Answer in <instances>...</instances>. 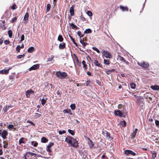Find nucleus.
<instances>
[{
  "label": "nucleus",
  "mask_w": 159,
  "mask_h": 159,
  "mask_svg": "<svg viewBox=\"0 0 159 159\" xmlns=\"http://www.w3.org/2000/svg\"><path fill=\"white\" fill-rule=\"evenodd\" d=\"M54 56L52 55L50 57L48 58L47 59V61H51L54 58Z\"/></svg>",
  "instance_id": "39"
},
{
  "label": "nucleus",
  "mask_w": 159,
  "mask_h": 159,
  "mask_svg": "<svg viewBox=\"0 0 159 159\" xmlns=\"http://www.w3.org/2000/svg\"><path fill=\"white\" fill-rule=\"evenodd\" d=\"M41 103L43 105H44L46 102V100L44 98L41 100Z\"/></svg>",
  "instance_id": "45"
},
{
  "label": "nucleus",
  "mask_w": 159,
  "mask_h": 159,
  "mask_svg": "<svg viewBox=\"0 0 159 159\" xmlns=\"http://www.w3.org/2000/svg\"><path fill=\"white\" fill-rule=\"evenodd\" d=\"M104 62L105 64L108 65L109 64V61L108 60L104 59Z\"/></svg>",
  "instance_id": "43"
},
{
  "label": "nucleus",
  "mask_w": 159,
  "mask_h": 159,
  "mask_svg": "<svg viewBox=\"0 0 159 159\" xmlns=\"http://www.w3.org/2000/svg\"><path fill=\"white\" fill-rule=\"evenodd\" d=\"M51 6L49 4H48L47 6V11H49L50 8Z\"/></svg>",
  "instance_id": "46"
},
{
  "label": "nucleus",
  "mask_w": 159,
  "mask_h": 159,
  "mask_svg": "<svg viewBox=\"0 0 159 159\" xmlns=\"http://www.w3.org/2000/svg\"><path fill=\"white\" fill-rule=\"evenodd\" d=\"M65 141L68 144H70L73 147H77L78 146L77 141L72 137L67 136L66 138Z\"/></svg>",
  "instance_id": "1"
},
{
  "label": "nucleus",
  "mask_w": 159,
  "mask_h": 159,
  "mask_svg": "<svg viewBox=\"0 0 159 159\" xmlns=\"http://www.w3.org/2000/svg\"><path fill=\"white\" fill-rule=\"evenodd\" d=\"M81 18L83 21H85L86 20L85 18L83 16H81Z\"/></svg>",
  "instance_id": "63"
},
{
  "label": "nucleus",
  "mask_w": 159,
  "mask_h": 159,
  "mask_svg": "<svg viewBox=\"0 0 159 159\" xmlns=\"http://www.w3.org/2000/svg\"><path fill=\"white\" fill-rule=\"evenodd\" d=\"M39 65L38 64H35V65H33V66H31V67H30L29 69V70L31 71V70H35L37 69L38 68H39Z\"/></svg>",
  "instance_id": "7"
},
{
  "label": "nucleus",
  "mask_w": 159,
  "mask_h": 159,
  "mask_svg": "<svg viewBox=\"0 0 159 159\" xmlns=\"http://www.w3.org/2000/svg\"><path fill=\"white\" fill-rule=\"evenodd\" d=\"M35 116L36 117H39L40 116H41V114H40L38 113H35Z\"/></svg>",
  "instance_id": "57"
},
{
  "label": "nucleus",
  "mask_w": 159,
  "mask_h": 159,
  "mask_svg": "<svg viewBox=\"0 0 159 159\" xmlns=\"http://www.w3.org/2000/svg\"><path fill=\"white\" fill-rule=\"evenodd\" d=\"M20 46H17L16 48V50L17 51V52H20Z\"/></svg>",
  "instance_id": "50"
},
{
  "label": "nucleus",
  "mask_w": 159,
  "mask_h": 159,
  "mask_svg": "<svg viewBox=\"0 0 159 159\" xmlns=\"http://www.w3.org/2000/svg\"><path fill=\"white\" fill-rule=\"evenodd\" d=\"M4 43L5 44L7 45L9 44L10 42L8 40H5L4 41Z\"/></svg>",
  "instance_id": "59"
},
{
  "label": "nucleus",
  "mask_w": 159,
  "mask_h": 159,
  "mask_svg": "<svg viewBox=\"0 0 159 159\" xmlns=\"http://www.w3.org/2000/svg\"><path fill=\"white\" fill-rule=\"evenodd\" d=\"M25 56V55L24 54H23L22 55H18L17 57V58L18 59H20L22 58H23Z\"/></svg>",
  "instance_id": "42"
},
{
  "label": "nucleus",
  "mask_w": 159,
  "mask_h": 159,
  "mask_svg": "<svg viewBox=\"0 0 159 159\" xmlns=\"http://www.w3.org/2000/svg\"><path fill=\"white\" fill-rule=\"evenodd\" d=\"M1 136L4 139H5L6 138V136L8 134V133L7 131L3 130L2 133H1Z\"/></svg>",
  "instance_id": "8"
},
{
  "label": "nucleus",
  "mask_w": 159,
  "mask_h": 159,
  "mask_svg": "<svg viewBox=\"0 0 159 159\" xmlns=\"http://www.w3.org/2000/svg\"><path fill=\"white\" fill-rule=\"evenodd\" d=\"M88 143L90 148H92L93 147L94 143L89 139Z\"/></svg>",
  "instance_id": "16"
},
{
  "label": "nucleus",
  "mask_w": 159,
  "mask_h": 159,
  "mask_svg": "<svg viewBox=\"0 0 159 159\" xmlns=\"http://www.w3.org/2000/svg\"><path fill=\"white\" fill-rule=\"evenodd\" d=\"M25 139L24 138H21L19 140V144L20 145L21 143H25V142L24 141V140Z\"/></svg>",
  "instance_id": "26"
},
{
  "label": "nucleus",
  "mask_w": 159,
  "mask_h": 159,
  "mask_svg": "<svg viewBox=\"0 0 159 159\" xmlns=\"http://www.w3.org/2000/svg\"><path fill=\"white\" fill-rule=\"evenodd\" d=\"M3 143H5V144L3 145V148H7V143H6L5 141H3Z\"/></svg>",
  "instance_id": "54"
},
{
  "label": "nucleus",
  "mask_w": 159,
  "mask_h": 159,
  "mask_svg": "<svg viewBox=\"0 0 159 159\" xmlns=\"http://www.w3.org/2000/svg\"><path fill=\"white\" fill-rule=\"evenodd\" d=\"M9 69H3L1 70L0 73L1 74H7L8 73L9 71Z\"/></svg>",
  "instance_id": "14"
},
{
  "label": "nucleus",
  "mask_w": 159,
  "mask_h": 159,
  "mask_svg": "<svg viewBox=\"0 0 159 159\" xmlns=\"http://www.w3.org/2000/svg\"><path fill=\"white\" fill-rule=\"evenodd\" d=\"M68 132L72 135H73L75 134V133H74V131L73 130H71L70 129H69L68 130Z\"/></svg>",
  "instance_id": "38"
},
{
  "label": "nucleus",
  "mask_w": 159,
  "mask_h": 159,
  "mask_svg": "<svg viewBox=\"0 0 159 159\" xmlns=\"http://www.w3.org/2000/svg\"><path fill=\"white\" fill-rule=\"evenodd\" d=\"M70 12L71 16L74 15V9L73 7H71L70 9Z\"/></svg>",
  "instance_id": "24"
},
{
  "label": "nucleus",
  "mask_w": 159,
  "mask_h": 159,
  "mask_svg": "<svg viewBox=\"0 0 159 159\" xmlns=\"http://www.w3.org/2000/svg\"><path fill=\"white\" fill-rule=\"evenodd\" d=\"M31 144L32 145H33L34 147H36L38 145V143L34 141H32L31 142Z\"/></svg>",
  "instance_id": "35"
},
{
  "label": "nucleus",
  "mask_w": 159,
  "mask_h": 159,
  "mask_svg": "<svg viewBox=\"0 0 159 159\" xmlns=\"http://www.w3.org/2000/svg\"><path fill=\"white\" fill-rule=\"evenodd\" d=\"M15 6H16L15 4L13 5V6L11 7V9H12L13 10H15L16 9V8L15 7Z\"/></svg>",
  "instance_id": "61"
},
{
  "label": "nucleus",
  "mask_w": 159,
  "mask_h": 159,
  "mask_svg": "<svg viewBox=\"0 0 159 159\" xmlns=\"http://www.w3.org/2000/svg\"><path fill=\"white\" fill-rule=\"evenodd\" d=\"M70 107L72 110H74L75 109L76 106L74 104H71L70 105Z\"/></svg>",
  "instance_id": "34"
},
{
  "label": "nucleus",
  "mask_w": 159,
  "mask_h": 159,
  "mask_svg": "<svg viewBox=\"0 0 159 159\" xmlns=\"http://www.w3.org/2000/svg\"><path fill=\"white\" fill-rule=\"evenodd\" d=\"M34 93V91L32 89H30L25 92V94L27 97L28 98L30 96V94H33Z\"/></svg>",
  "instance_id": "11"
},
{
  "label": "nucleus",
  "mask_w": 159,
  "mask_h": 159,
  "mask_svg": "<svg viewBox=\"0 0 159 159\" xmlns=\"http://www.w3.org/2000/svg\"><path fill=\"white\" fill-rule=\"evenodd\" d=\"M25 155L27 156L28 158L29 159H30V152H26Z\"/></svg>",
  "instance_id": "51"
},
{
  "label": "nucleus",
  "mask_w": 159,
  "mask_h": 159,
  "mask_svg": "<svg viewBox=\"0 0 159 159\" xmlns=\"http://www.w3.org/2000/svg\"><path fill=\"white\" fill-rule=\"evenodd\" d=\"M93 48V49L95 51H96L98 53H100V51L96 47H93L92 48Z\"/></svg>",
  "instance_id": "47"
},
{
  "label": "nucleus",
  "mask_w": 159,
  "mask_h": 159,
  "mask_svg": "<svg viewBox=\"0 0 159 159\" xmlns=\"http://www.w3.org/2000/svg\"><path fill=\"white\" fill-rule=\"evenodd\" d=\"M82 44L83 46L85 47L87 44V43L85 42H84L83 43H82Z\"/></svg>",
  "instance_id": "64"
},
{
  "label": "nucleus",
  "mask_w": 159,
  "mask_h": 159,
  "mask_svg": "<svg viewBox=\"0 0 159 159\" xmlns=\"http://www.w3.org/2000/svg\"><path fill=\"white\" fill-rule=\"evenodd\" d=\"M90 83V81L89 80H87L86 83L85 85L87 86H88L89 84Z\"/></svg>",
  "instance_id": "58"
},
{
  "label": "nucleus",
  "mask_w": 159,
  "mask_h": 159,
  "mask_svg": "<svg viewBox=\"0 0 159 159\" xmlns=\"http://www.w3.org/2000/svg\"><path fill=\"white\" fill-rule=\"evenodd\" d=\"M29 16V14L28 13H26L25 15L24 18V22L25 23H26L28 21Z\"/></svg>",
  "instance_id": "13"
},
{
  "label": "nucleus",
  "mask_w": 159,
  "mask_h": 159,
  "mask_svg": "<svg viewBox=\"0 0 159 159\" xmlns=\"http://www.w3.org/2000/svg\"><path fill=\"white\" fill-rule=\"evenodd\" d=\"M102 134L108 139H111L110 134L107 131L104 130L103 131Z\"/></svg>",
  "instance_id": "9"
},
{
  "label": "nucleus",
  "mask_w": 159,
  "mask_h": 159,
  "mask_svg": "<svg viewBox=\"0 0 159 159\" xmlns=\"http://www.w3.org/2000/svg\"><path fill=\"white\" fill-rule=\"evenodd\" d=\"M150 88L153 90H159V86L157 85H151Z\"/></svg>",
  "instance_id": "15"
},
{
  "label": "nucleus",
  "mask_w": 159,
  "mask_h": 159,
  "mask_svg": "<svg viewBox=\"0 0 159 159\" xmlns=\"http://www.w3.org/2000/svg\"><path fill=\"white\" fill-rule=\"evenodd\" d=\"M130 87L131 88L135 89V88L136 85L133 83H132L130 84Z\"/></svg>",
  "instance_id": "41"
},
{
  "label": "nucleus",
  "mask_w": 159,
  "mask_h": 159,
  "mask_svg": "<svg viewBox=\"0 0 159 159\" xmlns=\"http://www.w3.org/2000/svg\"><path fill=\"white\" fill-rule=\"evenodd\" d=\"M7 128L10 130H11L12 129H15V128H14L13 125H9Z\"/></svg>",
  "instance_id": "29"
},
{
  "label": "nucleus",
  "mask_w": 159,
  "mask_h": 159,
  "mask_svg": "<svg viewBox=\"0 0 159 159\" xmlns=\"http://www.w3.org/2000/svg\"><path fill=\"white\" fill-rule=\"evenodd\" d=\"M120 9L123 11H127L129 10V8L127 7L123 6L122 5H120Z\"/></svg>",
  "instance_id": "12"
},
{
  "label": "nucleus",
  "mask_w": 159,
  "mask_h": 159,
  "mask_svg": "<svg viewBox=\"0 0 159 159\" xmlns=\"http://www.w3.org/2000/svg\"><path fill=\"white\" fill-rule=\"evenodd\" d=\"M120 125H121L123 127H125L126 125V122L124 120L121 121L120 122Z\"/></svg>",
  "instance_id": "21"
},
{
  "label": "nucleus",
  "mask_w": 159,
  "mask_h": 159,
  "mask_svg": "<svg viewBox=\"0 0 159 159\" xmlns=\"http://www.w3.org/2000/svg\"><path fill=\"white\" fill-rule=\"evenodd\" d=\"M120 60L125 63L126 64L128 65L129 63L128 61H126L122 57L120 56Z\"/></svg>",
  "instance_id": "23"
},
{
  "label": "nucleus",
  "mask_w": 159,
  "mask_h": 159,
  "mask_svg": "<svg viewBox=\"0 0 159 159\" xmlns=\"http://www.w3.org/2000/svg\"><path fill=\"white\" fill-rule=\"evenodd\" d=\"M27 122L30 123L32 125H34V124L31 121L28 120H27Z\"/></svg>",
  "instance_id": "60"
},
{
  "label": "nucleus",
  "mask_w": 159,
  "mask_h": 159,
  "mask_svg": "<svg viewBox=\"0 0 159 159\" xmlns=\"http://www.w3.org/2000/svg\"><path fill=\"white\" fill-rule=\"evenodd\" d=\"M8 36L9 38H11L12 35V32L11 30H9L8 31Z\"/></svg>",
  "instance_id": "30"
},
{
  "label": "nucleus",
  "mask_w": 159,
  "mask_h": 159,
  "mask_svg": "<svg viewBox=\"0 0 159 159\" xmlns=\"http://www.w3.org/2000/svg\"><path fill=\"white\" fill-rule=\"evenodd\" d=\"M63 112L65 113H68L70 114V115H72V113L71 112V111L70 109H66L63 110Z\"/></svg>",
  "instance_id": "18"
},
{
  "label": "nucleus",
  "mask_w": 159,
  "mask_h": 159,
  "mask_svg": "<svg viewBox=\"0 0 159 159\" xmlns=\"http://www.w3.org/2000/svg\"><path fill=\"white\" fill-rule=\"evenodd\" d=\"M67 76L66 73L65 72H61L59 71L56 73V76L57 78L61 79H65Z\"/></svg>",
  "instance_id": "2"
},
{
  "label": "nucleus",
  "mask_w": 159,
  "mask_h": 159,
  "mask_svg": "<svg viewBox=\"0 0 159 159\" xmlns=\"http://www.w3.org/2000/svg\"><path fill=\"white\" fill-rule=\"evenodd\" d=\"M30 157H32L34 155H36V154L35 153L30 152Z\"/></svg>",
  "instance_id": "62"
},
{
  "label": "nucleus",
  "mask_w": 159,
  "mask_h": 159,
  "mask_svg": "<svg viewBox=\"0 0 159 159\" xmlns=\"http://www.w3.org/2000/svg\"><path fill=\"white\" fill-rule=\"evenodd\" d=\"M138 63L139 66L144 68H147L149 66V64L148 63H146L144 62L141 63L138 62Z\"/></svg>",
  "instance_id": "5"
},
{
  "label": "nucleus",
  "mask_w": 159,
  "mask_h": 159,
  "mask_svg": "<svg viewBox=\"0 0 159 159\" xmlns=\"http://www.w3.org/2000/svg\"><path fill=\"white\" fill-rule=\"evenodd\" d=\"M66 132V131L65 130H62V131H59V134L60 135H61L63 134H65Z\"/></svg>",
  "instance_id": "49"
},
{
  "label": "nucleus",
  "mask_w": 159,
  "mask_h": 159,
  "mask_svg": "<svg viewBox=\"0 0 159 159\" xmlns=\"http://www.w3.org/2000/svg\"><path fill=\"white\" fill-rule=\"evenodd\" d=\"M25 36L24 34H22L21 37V39L19 41V43H20L22 41H23L24 40Z\"/></svg>",
  "instance_id": "40"
},
{
  "label": "nucleus",
  "mask_w": 159,
  "mask_h": 159,
  "mask_svg": "<svg viewBox=\"0 0 159 159\" xmlns=\"http://www.w3.org/2000/svg\"><path fill=\"white\" fill-rule=\"evenodd\" d=\"M10 107H11L9 105H6V106L4 107L3 108V110L4 111V112H6L9 109Z\"/></svg>",
  "instance_id": "27"
},
{
  "label": "nucleus",
  "mask_w": 159,
  "mask_h": 159,
  "mask_svg": "<svg viewBox=\"0 0 159 159\" xmlns=\"http://www.w3.org/2000/svg\"><path fill=\"white\" fill-rule=\"evenodd\" d=\"M125 153L126 155H131L133 156H135L136 153L132 151L129 150H126L125 151Z\"/></svg>",
  "instance_id": "6"
},
{
  "label": "nucleus",
  "mask_w": 159,
  "mask_h": 159,
  "mask_svg": "<svg viewBox=\"0 0 159 159\" xmlns=\"http://www.w3.org/2000/svg\"><path fill=\"white\" fill-rule=\"evenodd\" d=\"M34 47H31L28 48L27 50V51L28 52L31 53L34 51Z\"/></svg>",
  "instance_id": "22"
},
{
  "label": "nucleus",
  "mask_w": 159,
  "mask_h": 159,
  "mask_svg": "<svg viewBox=\"0 0 159 159\" xmlns=\"http://www.w3.org/2000/svg\"><path fill=\"white\" fill-rule=\"evenodd\" d=\"M58 40L60 42H62L63 40V38L61 35H59L58 38Z\"/></svg>",
  "instance_id": "36"
},
{
  "label": "nucleus",
  "mask_w": 159,
  "mask_h": 159,
  "mask_svg": "<svg viewBox=\"0 0 159 159\" xmlns=\"http://www.w3.org/2000/svg\"><path fill=\"white\" fill-rule=\"evenodd\" d=\"M48 141V140L44 137H43L41 139V141L43 143H46Z\"/></svg>",
  "instance_id": "31"
},
{
  "label": "nucleus",
  "mask_w": 159,
  "mask_h": 159,
  "mask_svg": "<svg viewBox=\"0 0 159 159\" xmlns=\"http://www.w3.org/2000/svg\"><path fill=\"white\" fill-rule=\"evenodd\" d=\"M70 37L71 39V40L72 41L73 43H74V44H75L76 47H77L78 44L75 42L74 39L71 36H70Z\"/></svg>",
  "instance_id": "32"
},
{
  "label": "nucleus",
  "mask_w": 159,
  "mask_h": 159,
  "mask_svg": "<svg viewBox=\"0 0 159 159\" xmlns=\"http://www.w3.org/2000/svg\"><path fill=\"white\" fill-rule=\"evenodd\" d=\"M86 14L89 16H91L93 15V14L92 12L90 11H88L86 13Z\"/></svg>",
  "instance_id": "33"
},
{
  "label": "nucleus",
  "mask_w": 159,
  "mask_h": 159,
  "mask_svg": "<svg viewBox=\"0 0 159 159\" xmlns=\"http://www.w3.org/2000/svg\"><path fill=\"white\" fill-rule=\"evenodd\" d=\"M70 26L71 27V28L74 30H77L79 28L77 27L76 25H75L73 23H71V24H70Z\"/></svg>",
  "instance_id": "17"
},
{
  "label": "nucleus",
  "mask_w": 159,
  "mask_h": 159,
  "mask_svg": "<svg viewBox=\"0 0 159 159\" xmlns=\"http://www.w3.org/2000/svg\"><path fill=\"white\" fill-rule=\"evenodd\" d=\"M92 32V30L90 29H87L84 31V34H89L90 33Z\"/></svg>",
  "instance_id": "28"
},
{
  "label": "nucleus",
  "mask_w": 159,
  "mask_h": 159,
  "mask_svg": "<svg viewBox=\"0 0 159 159\" xmlns=\"http://www.w3.org/2000/svg\"><path fill=\"white\" fill-rule=\"evenodd\" d=\"M93 63L95 64V65L96 66H97L98 67H101V66L100 64L99 63L98 61L96 60H94Z\"/></svg>",
  "instance_id": "25"
},
{
  "label": "nucleus",
  "mask_w": 159,
  "mask_h": 159,
  "mask_svg": "<svg viewBox=\"0 0 159 159\" xmlns=\"http://www.w3.org/2000/svg\"><path fill=\"white\" fill-rule=\"evenodd\" d=\"M46 150L49 153H51L52 152V150L51 149V148L48 147L47 146L46 147Z\"/></svg>",
  "instance_id": "44"
},
{
  "label": "nucleus",
  "mask_w": 159,
  "mask_h": 159,
  "mask_svg": "<svg viewBox=\"0 0 159 159\" xmlns=\"http://www.w3.org/2000/svg\"><path fill=\"white\" fill-rule=\"evenodd\" d=\"M77 34L79 36V37L80 38V39H81V37H83V35H82L81 32L79 31H78L77 32Z\"/></svg>",
  "instance_id": "37"
},
{
  "label": "nucleus",
  "mask_w": 159,
  "mask_h": 159,
  "mask_svg": "<svg viewBox=\"0 0 159 159\" xmlns=\"http://www.w3.org/2000/svg\"><path fill=\"white\" fill-rule=\"evenodd\" d=\"M101 53L106 58H110L111 57V55L109 52L103 50Z\"/></svg>",
  "instance_id": "4"
},
{
  "label": "nucleus",
  "mask_w": 159,
  "mask_h": 159,
  "mask_svg": "<svg viewBox=\"0 0 159 159\" xmlns=\"http://www.w3.org/2000/svg\"><path fill=\"white\" fill-rule=\"evenodd\" d=\"M17 20V18L16 17H14L12 20H11L12 23H13L15 21H16Z\"/></svg>",
  "instance_id": "56"
},
{
  "label": "nucleus",
  "mask_w": 159,
  "mask_h": 159,
  "mask_svg": "<svg viewBox=\"0 0 159 159\" xmlns=\"http://www.w3.org/2000/svg\"><path fill=\"white\" fill-rule=\"evenodd\" d=\"M54 144L53 143L50 142L49 143L48 145L47 146L49 147H51Z\"/></svg>",
  "instance_id": "55"
},
{
  "label": "nucleus",
  "mask_w": 159,
  "mask_h": 159,
  "mask_svg": "<svg viewBox=\"0 0 159 159\" xmlns=\"http://www.w3.org/2000/svg\"><path fill=\"white\" fill-rule=\"evenodd\" d=\"M114 71V70H108L106 71V73L107 74H109L111 72H112Z\"/></svg>",
  "instance_id": "52"
},
{
  "label": "nucleus",
  "mask_w": 159,
  "mask_h": 159,
  "mask_svg": "<svg viewBox=\"0 0 159 159\" xmlns=\"http://www.w3.org/2000/svg\"><path fill=\"white\" fill-rule=\"evenodd\" d=\"M156 125L157 126H159V121L158 120H156L155 122Z\"/></svg>",
  "instance_id": "53"
},
{
  "label": "nucleus",
  "mask_w": 159,
  "mask_h": 159,
  "mask_svg": "<svg viewBox=\"0 0 159 159\" xmlns=\"http://www.w3.org/2000/svg\"><path fill=\"white\" fill-rule=\"evenodd\" d=\"M65 46V44L63 42L61 43L59 45V48L61 49H63Z\"/></svg>",
  "instance_id": "20"
},
{
  "label": "nucleus",
  "mask_w": 159,
  "mask_h": 159,
  "mask_svg": "<svg viewBox=\"0 0 159 159\" xmlns=\"http://www.w3.org/2000/svg\"><path fill=\"white\" fill-rule=\"evenodd\" d=\"M138 131V129H135L134 131H133V133H132L130 135L131 136V138L132 139H133L135 137L136 134L137 133V132Z\"/></svg>",
  "instance_id": "10"
},
{
  "label": "nucleus",
  "mask_w": 159,
  "mask_h": 159,
  "mask_svg": "<svg viewBox=\"0 0 159 159\" xmlns=\"http://www.w3.org/2000/svg\"><path fill=\"white\" fill-rule=\"evenodd\" d=\"M122 109L123 110H120V117H125L127 112L126 110L124 109V107L120 104V109Z\"/></svg>",
  "instance_id": "3"
},
{
  "label": "nucleus",
  "mask_w": 159,
  "mask_h": 159,
  "mask_svg": "<svg viewBox=\"0 0 159 159\" xmlns=\"http://www.w3.org/2000/svg\"><path fill=\"white\" fill-rule=\"evenodd\" d=\"M152 154V158L153 159H155L157 156V152L154 151L151 152Z\"/></svg>",
  "instance_id": "19"
},
{
  "label": "nucleus",
  "mask_w": 159,
  "mask_h": 159,
  "mask_svg": "<svg viewBox=\"0 0 159 159\" xmlns=\"http://www.w3.org/2000/svg\"><path fill=\"white\" fill-rule=\"evenodd\" d=\"M114 114L116 116H119V110L115 111Z\"/></svg>",
  "instance_id": "48"
}]
</instances>
